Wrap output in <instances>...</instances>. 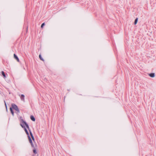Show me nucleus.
<instances>
[{"instance_id": "nucleus-1", "label": "nucleus", "mask_w": 156, "mask_h": 156, "mask_svg": "<svg viewBox=\"0 0 156 156\" xmlns=\"http://www.w3.org/2000/svg\"><path fill=\"white\" fill-rule=\"evenodd\" d=\"M20 118L21 122L23 123V125H25L27 128L30 131V135L31 137V138H32V140L34 141V137L31 130H30V129L29 128V126L28 124L26 122V121H24L23 120V118L22 117H20Z\"/></svg>"}, {"instance_id": "nucleus-2", "label": "nucleus", "mask_w": 156, "mask_h": 156, "mask_svg": "<svg viewBox=\"0 0 156 156\" xmlns=\"http://www.w3.org/2000/svg\"><path fill=\"white\" fill-rule=\"evenodd\" d=\"M12 108L17 111L18 112H20V111L18 108V107L15 104H12Z\"/></svg>"}, {"instance_id": "nucleus-3", "label": "nucleus", "mask_w": 156, "mask_h": 156, "mask_svg": "<svg viewBox=\"0 0 156 156\" xmlns=\"http://www.w3.org/2000/svg\"><path fill=\"white\" fill-rule=\"evenodd\" d=\"M20 125L24 129V131H25V132L26 134L27 135V136H28V135H29V133L27 130V129H26V128L25 127V126H24L21 123H20Z\"/></svg>"}, {"instance_id": "nucleus-4", "label": "nucleus", "mask_w": 156, "mask_h": 156, "mask_svg": "<svg viewBox=\"0 0 156 156\" xmlns=\"http://www.w3.org/2000/svg\"><path fill=\"white\" fill-rule=\"evenodd\" d=\"M1 74L2 76H3V78L4 79H5L6 77V75H5V73L3 71L1 72Z\"/></svg>"}, {"instance_id": "nucleus-5", "label": "nucleus", "mask_w": 156, "mask_h": 156, "mask_svg": "<svg viewBox=\"0 0 156 156\" xmlns=\"http://www.w3.org/2000/svg\"><path fill=\"white\" fill-rule=\"evenodd\" d=\"M24 97H25V96H24V95L23 94H21L20 97V99H21V100L23 101H25Z\"/></svg>"}, {"instance_id": "nucleus-6", "label": "nucleus", "mask_w": 156, "mask_h": 156, "mask_svg": "<svg viewBox=\"0 0 156 156\" xmlns=\"http://www.w3.org/2000/svg\"><path fill=\"white\" fill-rule=\"evenodd\" d=\"M14 58L17 60V62H19V58H18L17 56L15 54H14Z\"/></svg>"}, {"instance_id": "nucleus-7", "label": "nucleus", "mask_w": 156, "mask_h": 156, "mask_svg": "<svg viewBox=\"0 0 156 156\" xmlns=\"http://www.w3.org/2000/svg\"><path fill=\"white\" fill-rule=\"evenodd\" d=\"M30 119L33 121H35V120L34 117L33 115H31L30 116Z\"/></svg>"}, {"instance_id": "nucleus-8", "label": "nucleus", "mask_w": 156, "mask_h": 156, "mask_svg": "<svg viewBox=\"0 0 156 156\" xmlns=\"http://www.w3.org/2000/svg\"><path fill=\"white\" fill-rule=\"evenodd\" d=\"M149 76L151 77H154L155 76V74L154 73H151L149 74Z\"/></svg>"}, {"instance_id": "nucleus-9", "label": "nucleus", "mask_w": 156, "mask_h": 156, "mask_svg": "<svg viewBox=\"0 0 156 156\" xmlns=\"http://www.w3.org/2000/svg\"><path fill=\"white\" fill-rule=\"evenodd\" d=\"M28 139H29V141L30 142V143L31 144V143H32L33 142H32V140L30 138V136H29V135H28Z\"/></svg>"}, {"instance_id": "nucleus-10", "label": "nucleus", "mask_w": 156, "mask_h": 156, "mask_svg": "<svg viewBox=\"0 0 156 156\" xmlns=\"http://www.w3.org/2000/svg\"><path fill=\"white\" fill-rule=\"evenodd\" d=\"M10 110L11 112V113H12V115H14V112L12 110V108H10Z\"/></svg>"}, {"instance_id": "nucleus-11", "label": "nucleus", "mask_w": 156, "mask_h": 156, "mask_svg": "<svg viewBox=\"0 0 156 156\" xmlns=\"http://www.w3.org/2000/svg\"><path fill=\"white\" fill-rule=\"evenodd\" d=\"M138 20V18H136L135 19V21H134V24L136 25L137 23V22Z\"/></svg>"}, {"instance_id": "nucleus-12", "label": "nucleus", "mask_w": 156, "mask_h": 156, "mask_svg": "<svg viewBox=\"0 0 156 156\" xmlns=\"http://www.w3.org/2000/svg\"><path fill=\"white\" fill-rule=\"evenodd\" d=\"M39 58L42 61H44V59H43V58L42 57L41 55H39Z\"/></svg>"}, {"instance_id": "nucleus-13", "label": "nucleus", "mask_w": 156, "mask_h": 156, "mask_svg": "<svg viewBox=\"0 0 156 156\" xmlns=\"http://www.w3.org/2000/svg\"><path fill=\"white\" fill-rule=\"evenodd\" d=\"M33 153L35 154H36L37 153V152L36 151V150L35 148L33 149Z\"/></svg>"}, {"instance_id": "nucleus-14", "label": "nucleus", "mask_w": 156, "mask_h": 156, "mask_svg": "<svg viewBox=\"0 0 156 156\" xmlns=\"http://www.w3.org/2000/svg\"><path fill=\"white\" fill-rule=\"evenodd\" d=\"M45 25V24H44V23H42V24H41V28H43V26Z\"/></svg>"}, {"instance_id": "nucleus-15", "label": "nucleus", "mask_w": 156, "mask_h": 156, "mask_svg": "<svg viewBox=\"0 0 156 156\" xmlns=\"http://www.w3.org/2000/svg\"><path fill=\"white\" fill-rule=\"evenodd\" d=\"M30 144H31V145L32 147H34V148H34V145H33V143H31Z\"/></svg>"}, {"instance_id": "nucleus-16", "label": "nucleus", "mask_w": 156, "mask_h": 156, "mask_svg": "<svg viewBox=\"0 0 156 156\" xmlns=\"http://www.w3.org/2000/svg\"><path fill=\"white\" fill-rule=\"evenodd\" d=\"M4 102H5V106H6V108H7V106H6V104L5 103V101H4ZM7 109V108H6Z\"/></svg>"}]
</instances>
